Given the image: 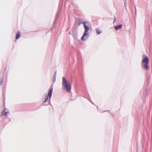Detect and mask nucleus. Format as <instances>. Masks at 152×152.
I'll return each mask as SVG.
<instances>
[{"instance_id":"1","label":"nucleus","mask_w":152,"mask_h":152,"mask_svg":"<svg viewBox=\"0 0 152 152\" xmlns=\"http://www.w3.org/2000/svg\"><path fill=\"white\" fill-rule=\"evenodd\" d=\"M85 30L83 36L81 37L82 41H85L87 38L88 35V31L91 29V24L89 22H85L82 23Z\"/></svg>"},{"instance_id":"2","label":"nucleus","mask_w":152,"mask_h":152,"mask_svg":"<svg viewBox=\"0 0 152 152\" xmlns=\"http://www.w3.org/2000/svg\"><path fill=\"white\" fill-rule=\"evenodd\" d=\"M62 85L67 92H70L71 89V84L68 82L64 77H62Z\"/></svg>"},{"instance_id":"3","label":"nucleus","mask_w":152,"mask_h":152,"mask_svg":"<svg viewBox=\"0 0 152 152\" xmlns=\"http://www.w3.org/2000/svg\"><path fill=\"white\" fill-rule=\"evenodd\" d=\"M142 66L143 68L147 70L148 69L149 59L147 56H145L143 59L142 61Z\"/></svg>"},{"instance_id":"4","label":"nucleus","mask_w":152,"mask_h":152,"mask_svg":"<svg viewBox=\"0 0 152 152\" xmlns=\"http://www.w3.org/2000/svg\"><path fill=\"white\" fill-rule=\"evenodd\" d=\"M48 100V96L46 95L44 97H43L42 99V100L43 101V103H44L46 102Z\"/></svg>"},{"instance_id":"5","label":"nucleus","mask_w":152,"mask_h":152,"mask_svg":"<svg viewBox=\"0 0 152 152\" xmlns=\"http://www.w3.org/2000/svg\"><path fill=\"white\" fill-rule=\"evenodd\" d=\"M53 93V88H50L48 92V96L49 97L50 99L51 98L52 96V94Z\"/></svg>"},{"instance_id":"6","label":"nucleus","mask_w":152,"mask_h":152,"mask_svg":"<svg viewBox=\"0 0 152 152\" xmlns=\"http://www.w3.org/2000/svg\"><path fill=\"white\" fill-rule=\"evenodd\" d=\"M20 31H18L16 35L15 39H18L20 37Z\"/></svg>"},{"instance_id":"7","label":"nucleus","mask_w":152,"mask_h":152,"mask_svg":"<svg viewBox=\"0 0 152 152\" xmlns=\"http://www.w3.org/2000/svg\"><path fill=\"white\" fill-rule=\"evenodd\" d=\"M6 109H4V111L2 113L1 116H4L6 115L8 113L7 112H6Z\"/></svg>"},{"instance_id":"8","label":"nucleus","mask_w":152,"mask_h":152,"mask_svg":"<svg viewBox=\"0 0 152 152\" xmlns=\"http://www.w3.org/2000/svg\"><path fill=\"white\" fill-rule=\"evenodd\" d=\"M122 25H120L118 26H115V30L116 31H117V30L121 28L122 27Z\"/></svg>"},{"instance_id":"9","label":"nucleus","mask_w":152,"mask_h":152,"mask_svg":"<svg viewBox=\"0 0 152 152\" xmlns=\"http://www.w3.org/2000/svg\"><path fill=\"white\" fill-rule=\"evenodd\" d=\"M96 32L97 34H100L101 32V31L100 30L98 29H96Z\"/></svg>"},{"instance_id":"10","label":"nucleus","mask_w":152,"mask_h":152,"mask_svg":"<svg viewBox=\"0 0 152 152\" xmlns=\"http://www.w3.org/2000/svg\"><path fill=\"white\" fill-rule=\"evenodd\" d=\"M81 21H79L78 23V25H80L81 24Z\"/></svg>"},{"instance_id":"11","label":"nucleus","mask_w":152,"mask_h":152,"mask_svg":"<svg viewBox=\"0 0 152 152\" xmlns=\"http://www.w3.org/2000/svg\"><path fill=\"white\" fill-rule=\"evenodd\" d=\"M115 21H116V18H115V17H114V22H114V23L115 22Z\"/></svg>"},{"instance_id":"12","label":"nucleus","mask_w":152,"mask_h":152,"mask_svg":"<svg viewBox=\"0 0 152 152\" xmlns=\"http://www.w3.org/2000/svg\"><path fill=\"white\" fill-rule=\"evenodd\" d=\"M2 80L1 79V85L2 83Z\"/></svg>"},{"instance_id":"13","label":"nucleus","mask_w":152,"mask_h":152,"mask_svg":"<svg viewBox=\"0 0 152 152\" xmlns=\"http://www.w3.org/2000/svg\"><path fill=\"white\" fill-rule=\"evenodd\" d=\"M69 34H70V32H69Z\"/></svg>"}]
</instances>
